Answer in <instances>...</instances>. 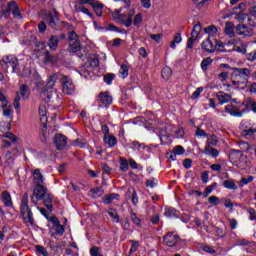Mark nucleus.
<instances>
[{
  "mask_svg": "<svg viewBox=\"0 0 256 256\" xmlns=\"http://www.w3.org/2000/svg\"><path fill=\"white\" fill-rule=\"evenodd\" d=\"M69 47L72 53H77L81 51V43H79V36L74 31L70 32L68 35Z\"/></svg>",
  "mask_w": 256,
  "mask_h": 256,
  "instance_id": "0eeeda50",
  "label": "nucleus"
},
{
  "mask_svg": "<svg viewBox=\"0 0 256 256\" xmlns=\"http://www.w3.org/2000/svg\"><path fill=\"white\" fill-rule=\"evenodd\" d=\"M62 83V91L65 95H73L75 93V84H73V80L68 76H62L61 78Z\"/></svg>",
  "mask_w": 256,
  "mask_h": 256,
  "instance_id": "6e6552de",
  "label": "nucleus"
},
{
  "mask_svg": "<svg viewBox=\"0 0 256 256\" xmlns=\"http://www.w3.org/2000/svg\"><path fill=\"white\" fill-rule=\"evenodd\" d=\"M72 145H74V147H80V149H85L87 142L83 139H76L73 141Z\"/></svg>",
  "mask_w": 256,
  "mask_h": 256,
  "instance_id": "a18cd8bd",
  "label": "nucleus"
},
{
  "mask_svg": "<svg viewBox=\"0 0 256 256\" xmlns=\"http://www.w3.org/2000/svg\"><path fill=\"white\" fill-rule=\"evenodd\" d=\"M119 75L122 77V79L129 77V66L127 64L121 65Z\"/></svg>",
  "mask_w": 256,
  "mask_h": 256,
  "instance_id": "4c0bfd02",
  "label": "nucleus"
},
{
  "mask_svg": "<svg viewBox=\"0 0 256 256\" xmlns=\"http://www.w3.org/2000/svg\"><path fill=\"white\" fill-rule=\"evenodd\" d=\"M250 215V221H256V211L253 208L248 209Z\"/></svg>",
  "mask_w": 256,
  "mask_h": 256,
  "instance_id": "774afa93",
  "label": "nucleus"
},
{
  "mask_svg": "<svg viewBox=\"0 0 256 256\" xmlns=\"http://www.w3.org/2000/svg\"><path fill=\"white\" fill-rule=\"evenodd\" d=\"M223 186L225 187V189H230L232 191H237V189H239V187L237 186V184H235V181L233 180H225L223 182Z\"/></svg>",
  "mask_w": 256,
  "mask_h": 256,
  "instance_id": "72a5a7b5",
  "label": "nucleus"
},
{
  "mask_svg": "<svg viewBox=\"0 0 256 256\" xmlns=\"http://www.w3.org/2000/svg\"><path fill=\"white\" fill-rule=\"evenodd\" d=\"M45 21L49 27L52 29H55L57 27V24L59 23V13H57V10H53L50 12L46 17Z\"/></svg>",
  "mask_w": 256,
  "mask_h": 256,
  "instance_id": "4468645a",
  "label": "nucleus"
},
{
  "mask_svg": "<svg viewBox=\"0 0 256 256\" xmlns=\"http://www.w3.org/2000/svg\"><path fill=\"white\" fill-rule=\"evenodd\" d=\"M150 39L155 41V43H161V39H163V34H151Z\"/></svg>",
  "mask_w": 256,
  "mask_h": 256,
  "instance_id": "e2e57ef3",
  "label": "nucleus"
},
{
  "mask_svg": "<svg viewBox=\"0 0 256 256\" xmlns=\"http://www.w3.org/2000/svg\"><path fill=\"white\" fill-rule=\"evenodd\" d=\"M204 153L210 157H219V150L212 148L211 146H205Z\"/></svg>",
  "mask_w": 256,
  "mask_h": 256,
  "instance_id": "2f4dec72",
  "label": "nucleus"
},
{
  "mask_svg": "<svg viewBox=\"0 0 256 256\" xmlns=\"http://www.w3.org/2000/svg\"><path fill=\"white\" fill-rule=\"evenodd\" d=\"M164 243L167 245V247H175L177 243H179V235L173 233V232H168L164 238Z\"/></svg>",
  "mask_w": 256,
  "mask_h": 256,
  "instance_id": "a211bd4d",
  "label": "nucleus"
},
{
  "mask_svg": "<svg viewBox=\"0 0 256 256\" xmlns=\"http://www.w3.org/2000/svg\"><path fill=\"white\" fill-rule=\"evenodd\" d=\"M91 7H93L98 17H101V15H103V4L99 2H94V3H91Z\"/></svg>",
  "mask_w": 256,
  "mask_h": 256,
  "instance_id": "473e14b6",
  "label": "nucleus"
},
{
  "mask_svg": "<svg viewBox=\"0 0 256 256\" xmlns=\"http://www.w3.org/2000/svg\"><path fill=\"white\" fill-rule=\"evenodd\" d=\"M109 216L113 219L115 223H119V215L117 214V210L109 209L108 210Z\"/></svg>",
  "mask_w": 256,
  "mask_h": 256,
  "instance_id": "8fccbe9b",
  "label": "nucleus"
},
{
  "mask_svg": "<svg viewBox=\"0 0 256 256\" xmlns=\"http://www.w3.org/2000/svg\"><path fill=\"white\" fill-rule=\"evenodd\" d=\"M115 199H119V194L112 193V194L106 195L104 197L103 202L105 205H111V203H113Z\"/></svg>",
  "mask_w": 256,
  "mask_h": 256,
  "instance_id": "f704fd0d",
  "label": "nucleus"
},
{
  "mask_svg": "<svg viewBox=\"0 0 256 256\" xmlns=\"http://www.w3.org/2000/svg\"><path fill=\"white\" fill-rule=\"evenodd\" d=\"M239 147L242 149V151H245V153H249L251 149V145L247 142H240Z\"/></svg>",
  "mask_w": 256,
  "mask_h": 256,
  "instance_id": "4d7b16f0",
  "label": "nucleus"
},
{
  "mask_svg": "<svg viewBox=\"0 0 256 256\" xmlns=\"http://www.w3.org/2000/svg\"><path fill=\"white\" fill-rule=\"evenodd\" d=\"M10 13H12V15L16 19H21V12L19 11V6H17V2L11 1L10 3H8V10L4 13L5 17H8Z\"/></svg>",
  "mask_w": 256,
  "mask_h": 256,
  "instance_id": "f3484780",
  "label": "nucleus"
},
{
  "mask_svg": "<svg viewBox=\"0 0 256 256\" xmlns=\"http://www.w3.org/2000/svg\"><path fill=\"white\" fill-rule=\"evenodd\" d=\"M103 188L98 187V188H93L90 190V195L91 197H93L94 199H97L101 196H103Z\"/></svg>",
  "mask_w": 256,
  "mask_h": 256,
  "instance_id": "58836bf2",
  "label": "nucleus"
},
{
  "mask_svg": "<svg viewBox=\"0 0 256 256\" xmlns=\"http://www.w3.org/2000/svg\"><path fill=\"white\" fill-rule=\"evenodd\" d=\"M171 75H173V71L171 68H169V66L162 69V79H164V81H169Z\"/></svg>",
  "mask_w": 256,
  "mask_h": 256,
  "instance_id": "e433bc0d",
  "label": "nucleus"
},
{
  "mask_svg": "<svg viewBox=\"0 0 256 256\" xmlns=\"http://www.w3.org/2000/svg\"><path fill=\"white\" fill-rule=\"evenodd\" d=\"M90 67H98L99 66V58L97 56L91 57L88 60Z\"/></svg>",
  "mask_w": 256,
  "mask_h": 256,
  "instance_id": "5fc2aeb1",
  "label": "nucleus"
},
{
  "mask_svg": "<svg viewBox=\"0 0 256 256\" xmlns=\"http://www.w3.org/2000/svg\"><path fill=\"white\" fill-rule=\"evenodd\" d=\"M211 63H213V60L211 58H206L204 60H202L201 62V69L203 71H207L209 65H211Z\"/></svg>",
  "mask_w": 256,
  "mask_h": 256,
  "instance_id": "09e8293b",
  "label": "nucleus"
},
{
  "mask_svg": "<svg viewBox=\"0 0 256 256\" xmlns=\"http://www.w3.org/2000/svg\"><path fill=\"white\" fill-rule=\"evenodd\" d=\"M3 69H6V71H9V67H11L12 73H17L18 75H27V73L23 72L21 73V68L19 67V60H17V57L14 55L5 56L2 58L1 63Z\"/></svg>",
  "mask_w": 256,
  "mask_h": 256,
  "instance_id": "39448f33",
  "label": "nucleus"
},
{
  "mask_svg": "<svg viewBox=\"0 0 256 256\" xmlns=\"http://www.w3.org/2000/svg\"><path fill=\"white\" fill-rule=\"evenodd\" d=\"M204 32L206 35H208L207 39H212V41H215V37H217L219 30L215 27V25H210L204 28Z\"/></svg>",
  "mask_w": 256,
  "mask_h": 256,
  "instance_id": "5701e85b",
  "label": "nucleus"
},
{
  "mask_svg": "<svg viewBox=\"0 0 256 256\" xmlns=\"http://www.w3.org/2000/svg\"><path fill=\"white\" fill-rule=\"evenodd\" d=\"M253 176H249L248 178L242 177L239 181V186L240 187H245V185H249L251 181H253Z\"/></svg>",
  "mask_w": 256,
  "mask_h": 256,
  "instance_id": "603ef678",
  "label": "nucleus"
},
{
  "mask_svg": "<svg viewBox=\"0 0 256 256\" xmlns=\"http://www.w3.org/2000/svg\"><path fill=\"white\" fill-rule=\"evenodd\" d=\"M32 177L34 185L33 193H35V195H39V193H42L44 189H47L45 186V176H43L41 170L34 169L32 171Z\"/></svg>",
  "mask_w": 256,
  "mask_h": 256,
  "instance_id": "423d86ee",
  "label": "nucleus"
},
{
  "mask_svg": "<svg viewBox=\"0 0 256 256\" xmlns=\"http://www.w3.org/2000/svg\"><path fill=\"white\" fill-rule=\"evenodd\" d=\"M90 255L91 256H100L101 255V248H99L97 246H93L90 249Z\"/></svg>",
  "mask_w": 256,
  "mask_h": 256,
  "instance_id": "13d9d810",
  "label": "nucleus"
},
{
  "mask_svg": "<svg viewBox=\"0 0 256 256\" xmlns=\"http://www.w3.org/2000/svg\"><path fill=\"white\" fill-rule=\"evenodd\" d=\"M248 110H242L241 106H235L233 104H228L225 106V113L231 115V117H243L244 113H247Z\"/></svg>",
  "mask_w": 256,
  "mask_h": 256,
  "instance_id": "9b49d317",
  "label": "nucleus"
},
{
  "mask_svg": "<svg viewBox=\"0 0 256 256\" xmlns=\"http://www.w3.org/2000/svg\"><path fill=\"white\" fill-rule=\"evenodd\" d=\"M96 101L100 107H109L113 103V96L109 92H100L96 98Z\"/></svg>",
  "mask_w": 256,
  "mask_h": 256,
  "instance_id": "9d476101",
  "label": "nucleus"
},
{
  "mask_svg": "<svg viewBox=\"0 0 256 256\" xmlns=\"http://www.w3.org/2000/svg\"><path fill=\"white\" fill-rule=\"evenodd\" d=\"M201 29H202L201 24L194 25L191 33V37L188 39V42H187L188 49H193V44L195 43V41H197V39H199V34L201 33Z\"/></svg>",
  "mask_w": 256,
  "mask_h": 256,
  "instance_id": "ddd939ff",
  "label": "nucleus"
},
{
  "mask_svg": "<svg viewBox=\"0 0 256 256\" xmlns=\"http://www.w3.org/2000/svg\"><path fill=\"white\" fill-rule=\"evenodd\" d=\"M219 143V139L216 135H210L207 139V146L206 147H215Z\"/></svg>",
  "mask_w": 256,
  "mask_h": 256,
  "instance_id": "ea45409f",
  "label": "nucleus"
},
{
  "mask_svg": "<svg viewBox=\"0 0 256 256\" xmlns=\"http://www.w3.org/2000/svg\"><path fill=\"white\" fill-rule=\"evenodd\" d=\"M201 49L204 53H215L217 45H215V40L207 38L201 43Z\"/></svg>",
  "mask_w": 256,
  "mask_h": 256,
  "instance_id": "2eb2a0df",
  "label": "nucleus"
},
{
  "mask_svg": "<svg viewBox=\"0 0 256 256\" xmlns=\"http://www.w3.org/2000/svg\"><path fill=\"white\" fill-rule=\"evenodd\" d=\"M36 255L38 256H49V252H47V248L37 245L35 247Z\"/></svg>",
  "mask_w": 256,
  "mask_h": 256,
  "instance_id": "a19ab883",
  "label": "nucleus"
},
{
  "mask_svg": "<svg viewBox=\"0 0 256 256\" xmlns=\"http://www.w3.org/2000/svg\"><path fill=\"white\" fill-rule=\"evenodd\" d=\"M237 35H241L242 37H253V29L245 24H238L236 26Z\"/></svg>",
  "mask_w": 256,
  "mask_h": 256,
  "instance_id": "dca6fc26",
  "label": "nucleus"
},
{
  "mask_svg": "<svg viewBox=\"0 0 256 256\" xmlns=\"http://www.w3.org/2000/svg\"><path fill=\"white\" fill-rule=\"evenodd\" d=\"M39 201H43V205L48 209L49 213L53 211V197L51 194L47 193V188H44L42 192L35 194L33 192L31 196V202L34 205H37Z\"/></svg>",
  "mask_w": 256,
  "mask_h": 256,
  "instance_id": "20e7f679",
  "label": "nucleus"
},
{
  "mask_svg": "<svg viewBox=\"0 0 256 256\" xmlns=\"http://www.w3.org/2000/svg\"><path fill=\"white\" fill-rule=\"evenodd\" d=\"M185 153V148H183V146L178 145L176 147L173 148V150L171 152H169L168 155V159H170L171 161H177V155H183Z\"/></svg>",
  "mask_w": 256,
  "mask_h": 256,
  "instance_id": "aec40b11",
  "label": "nucleus"
},
{
  "mask_svg": "<svg viewBox=\"0 0 256 256\" xmlns=\"http://www.w3.org/2000/svg\"><path fill=\"white\" fill-rule=\"evenodd\" d=\"M2 202L6 207H13V200L11 199V194H9V192H2Z\"/></svg>",
  "mask_w": 256,
  "mask_h": 256,
  "instance_id": "cd10ccee",
  "label": "nucleus"
},
{
  "mask_svg": "<svg viewBox=\"0 0 256 256\" xmlns=\"http://www.w3.org/2000/svg\"><path fill=\"white\" fill-rule=\"evenodd\" d=\"M231 82L236 89H245L249 83L251 70L249 68H232Z\"/></svg>",
  "mask_w": 256,
  "mask_h": 256,
  "instance_id": "f03ea898",
  "label": "nucleus"
},
{
  "mask_svg": "<svg viewBox=\"0 0 256 256\" xmlns=\"http://www.w3.org/2000/svg\"><path fill=\"white\" fill-rule=\"evenodd\" d=\"M236 245H237L238 247H245V246H247V245H251V241H249V240H247V239H245V238L238 239V240L236 241Z\"/></svg>",
  "mask_w": 256,
  "mask_h": 256,
  "instance_id": "864d4df0",
  "label": "nucleus"
},
{
  "mask_svg": "<svg viewBox=\"0 0 256 256\" xmlns=\"http://www.w3.org/2000/svg\"><path fill=\"white\" fill-rule=\"evenodd\" d=\"M224 33H226L228 37H235V24H233V22H226Z\"/></svg>",
  "mask_w": 256,
  "mask_h": 256,
  "instance_id": "a878e982",
  "label": "nucleus"
},
{
  "mask_svg": "<svg viewBox=\"0 0 256 256\" xmlns=\"http://www.w3.org/2000/svg\"><path fill=\"white\" fill-rule=\"evenodd\" d=\"M216 98L218 99L220 105H225V103H229V101H231V94L219 91L216 93Z\"/></svg>",
  "mask_w": 256,
  "mask_h": 256,
  "instance_id": "393cba45",
  "label": "nucleus"
},
{
  "mask_svg": "<svg viewBox=\"0 0 256 256\" xmlns=\"http://www.w3.org/2000/svg\"><path fill=\"white\" fill-rule=\"evenodd\" d=\"M114 21L116 23H120V25H125L126 27H131L133 25V19L127 18V15L120 14L119 12H114L112 15Z\"/></svg>",
  "mask_w": 256,
  "mask_h": 256,
  "instance_id": "f8f14e48",
  "label": "nucleus"
},
{
  "mask_svg": "<svg viewBox=\"0 0 256 256\" xmlns=\"http://www.w3.org/2000/svg\"><path fill=\"white\" fill-rule=\"evenodd\" d=\"M130 149H133V151H141V149L143 151H148V153L151 151V147H153V145L151 146H147L145 145V143H141L139 141H133L129 144Z\"/></svg>",
  "mask_w": 256,
  "mask_h": 256,
  "instance_id": "6ab92c4d",
  "label": "nucleus"
},
{
  "mask_svg": "<svg viewBox=\"0 0 256 256\" xmlns=\"http://www.w3.org/2000/svg\"><path fill=\"white\" fill-rule=\"evenodd\" d=\"M208 202L211 203V205H219V197H217V196H210L208 198Z\"/></svg>",
  "mask_w": 256,
  "mask_h": 256,
  "instance_id": "338daca9",
  "label": "nucleus"
},
{
  "mask_svg": "<svg viewBox=\"0 0 256 256\" xmlns=\"http://www.w3.org/2000/svg\"><path fill=\"white\" fill-rule=\"evenodd\" d=\"M76 12L77 13H84V15H88V17H90V19H93V14H91V12H89V9L86 8L85 6H77L76 7Z\"/></svg>",
  "mask_w": 256,
  "mask_h": 256,
  "instance_id": "37998d69",
  "label": "nucleus"
},
{
  "mask_svg": "<svg viewBox=\"0 0 256 256\" xmlns=\"http://www.w3.org/2000/svg\"><path fill=\"white\" fill-rule=\"evenodd\" d=\"M1 109H3L4 117H11L13 114V107L8 106V104L5 107H1Z\"/></svg>",
  "mask_w": 256,
  "mask_h": 256,
  "instance_id": "3c124183",
  "label": "nucleus"
},
{
  "mask_svg": "<svg viewBox=\"0 0 256 256\" xmlns=\"http://www.w3.org/2000/svg\"><path fill=\"white\" fill-rule=\"evenodd\" d=\"M217 187V183H213L212 185H209L204 190V197L207 198L211 193H213V190Z\"/></svg>",
  "mask_w": 256,
  "mask_h": 256,
  "instance_id": "49530a36",
  "label": "nucleus"
},
{
  "mask_svg": "<svg viewBox=\"0 0 256 256\" xmlns=\"http://www.w3.org/2000/svg\"><path fill=\"white\" fill-rule=\"evenodd\" d=\"M59 45V37L58 36H51L48 42V47L52 50L55 51Z\"/></svg>",
  "mask_w": 256,
  "mask_h": 256,
  "instance_id": "7c9ffc66",
  "label": "nucleus"
},
{
  "mask_svg": "<svg viewBox=\"0 0 256 256\" xmlns=\"http://www.w3.org/2000/svg\"><path fill=\"white\" fill-rule=\"evenodd\" d=\"M4 161L7 167H13V163L15 161V154H13V151H8L6 153Z\"/></svg>",
  "mask_w": 256,
  "mask_h": 256,
  "instance_id": "c85d7f7f",
  "label": "nucleus"
},
{
  "mask_svg": "<svg viewBox=\"0 0 256 256\" xmlns=\"http://www.w3.org/2000/svg\"><path fill=\"white\" fill-rule=\"evenodd\" d=\"M58 79L59 75H57V73L50 75L46 82L47 88L40 93L41 99L44 100V103H47L48 107H51V105H57V102L61 99L60 92L57 91V89H53Z\"/></svg>",
  "mask_w": 256,
  "mask_h": 256,
  "instance_id": "f257e3e1",
  "label": "nucleus"
},
{
  "mask_svg": "<svg viewBox=\"0 0 256 256\" xmlns=\"http://www.w3.org/2000/svg\"><path fill=\"white\" fill-rule=\"evenodd\" d=\"M104 143L110 147H115L117 145V138L113 135H104Z\"/></svg>",
  "mask_w": 256,
  "mask_h": 256,
  "instance_id": "c756f323",
  "label": "nucleus"
},
{
  "mask_svg": "<svg viewBox=\"0 0 256 256\" xmlns=\"http://www.w3.org/2000/svg\"><path fill=\"white\" fill-rule=\"evenodd\" d=\"M141 23H143V14L138 13L134 16V21L132 20V25L134 27H141Z\"/></svg>",
  "mask_w": 256,
  "mask_h": 256,
  "instance_id": "79ce46f5",
  "label": "nucleus"
},
{
  "mask_svg": "<svg viewBox=\"0 0 256 256\" xmlns=\"http://www.w3.org/2000/svg\"><path fill=\"white\" fill-rule=\"evenodd\" d=\"M164 215L165 217L173 218L177 217L179 214L177 213V210H175V208H166Z\"/></svg>",
  "mask_w": 256,
  "mask_h": 256,
  "instance_id": "c03bdc74",
  "label": "nucleus"
},
{
  "mask_svg": "<svg viewBox=\"0 0 256 256\" xmlns=\"http://www.w3.org/2000/svg\"><path fill=\"white\" fill-rule=\"evenodd\" d=\"M120 169L121 171H129V162H127L125 159H120Z\"/></svg>",
  "mask_w": 256,
  "mask_h": 256,
  "instance_id": "6e6d98bb",
  "label": "nucleus"
},
{
  "mask_svg": "<svg viewBox=\"0 0 256 256\" xmlns=\"http://www.w3.org/2000/svg\"><path fill=\"white\" fill-rule=\"evenodd\" d=\"M218 79L221 81V83H224V81H227L229 79V72H221L218 74Z\"/></svg>",
  "mask_w": 256,
  "mask_h": 256,
  "instance_id": "bf43d9fd",
  "label": "nucleus"
},
{
  "mask_svg": "<svg viewBox=\"0 0 256 256\" xmlns=\"http://www.w3.org/2000/svg\"><path fill=\"white\" fill-rule=\"evenodd\" d=\"M157 183H158L157 179L155 178L149 179L146 181V187H152V188L156 187Z\"/></svg>",
  "mask_w": 256,
  "mask_h": 256,
  "instance_id": "69168bd1",
  "label": "nucleus"
},
{
  "mask_svg": "<svg viewBox=\"0 0 256 256\" xmlns=\"http://www.w3.org/2000/svg\"><path fill=\"white\" fill-rule=\"evenodd\" d=\"M255 133H256V128H250L248 130H243L242 131L243 137H251L252 139H253V137H255L254 136Z\"/></svg>",
  "mask_w": 256,
  "mask_h": 256,
  "instance_id": "de8ad7c7",
  "label": "nucleus"
},
{
  "mask_svg": "<svg viewBox=\"0 0 256 256\" xmlns=\"http://www.w3.org/2000/svg\"><path fill=\"white\" fill-rule=\"evenodd\" d=\"M30 93L31 92L29 91V87L27 85H22L20 87V92L17 93V95L14 99V109H19L21 107V105L19 104V101H21V97L24 100L29 99Z\"/></svg>",
  "mask_w": 256,
  "mask_h": 256,
  "instance_id": "1a4fd4ad",
  "label": "nucleus"
},
{
  "mask_svg": "<svg viewBox=\"0 0 256 256\" xmlns=\"http://www.w3.org/2000/svg\"><path fill=\"white\" fill-rule=\"evenodd\" d=\"M40 121L43 125L47 123V106L41 105L38 109Z\"/></svg>",
  "mask_w": 256,
  "mask_h": 256,
  "instance_id": "bb28decb",
  "label": "nucleus"
},
{
  "mask_svg": "<svg viewBox=\"0 0 256 256\" xmlns=\"http://www.w3.org/2000/svg\"><path fill=\"white\" fill-rule=\"evenodd\" d=\"M131 201L135 206L139 203V197L137 196V191H135V189L132 190Z\"/></svg>",
  "mask_w": 256,
  "mask_h": 256,
  "instance_id": "680f3d73",
  "label": "nucleus"
},
{
  "mask_svg": "<svg viewBox=\"0 0 256 256\" xmlns=\"http://www.w3.org/2000/svg\"><path fill=\"white\" fill-rule=\"evenodd\" d=\"M55 231H56V235H59L61 237V235L65 233V227L61 224H58V226H55Z\"/></svg>",
  "mask_w": 256,
  "mask_h": 256,
  "instance_id": "0e129e2a",
  "label": "nucleus"
},
{
  "mask_svg": "<svg viewBox=\"0 0 256 256\" xmlns=\"http://www.w3.org/2000/svg\"><path fill=\"white\" fill-rule=\"evenodd\" d=\"M20 213L25 225L35 227V218H33V212L29 207V194H24L20 204Z\"/></svg>",
  "mask_w": 256,
  "mask_h": 256,
  "instance_id": "7ed1b4c3",
  "label": "nucleus"
},
{
  "mask_svg": "<svg viewBox=\"0 0 256 256\" xmlns=\"http://www.w3.org/2000/svg\"><path fill=\"white\" fill-rule=\"evenodd\" d=\"M181 41H183V38L181 37V33H176L173 38V41L170 43L171 49H176L177 45H179Z\"/></svg>",
  "mask_w": 256,
  "mask_h": 256,
  "instance_id": "c9c22d12",
  "label": "nucleus"
},
{
  "mask_svg": "<svg viewBox=\"0 0 256 256\" xmlns=\"http://www.w3.org/2000/svg\"><path fill=\"white\" fill-rule=\"evenodd\" d=\"M113 79H115V75L113 74H106L104 76V81L107 85H111L113 83Z\"/></svg>",
  "mask_w": 256,
  "mask_h": 256,
  "instance_id": "052dcab7",
  "label": "nucleus"
},
{
  "mask_svg": "<svg viewBox=\"0 0 256 256\" xmlns=\"http://www.w3.org/2000/svg\"><path fill=\"white\" fill-rule=\"evenodd\" d=\"M242 105L246 107L245 111L249 113L250 111H253V113H256V101H254L251 98H247L245 101L242 102Z\"/></svg>",
  "mask_w": 256,
  "mask_h": 256,
  "instance_id": "b1692460",
  "label": "nucleus"
},
{
  "mask_svg": "<svg viewBox=\"0 0 256 256\" xmlns=\"http://www.w3.org/2000/svg\"><path fill=\"white\" fill-rule=\"evenodd\" d=\"M227 47H231L233 45L232 51H236L237 53H247V50L245 49V46L243 44H237V40L231 39L226 44Z\"/></svg>",
  "mask_w": 256,
  "mask_h": 256,
  "instance_id": "4be33fe9",
  "label": "nucleus"
},
{
  "mask_svg": "<svg viewBox=\"0 0 256 256\" xmlns=\"http://www.w3.org/2000/svg\"><path fill=\"white\" fill-rule=\"evenodd\" d=\"M54 143L56 145V148L61 151V150L65 149V147L67 146V137H65L61 134H56Z\"/></svg>",
  "mask_w": 256,
  "mask_h": 256,
  "instance_id": "412c9836",
  "label": "nucleus"
}]
</instances>
